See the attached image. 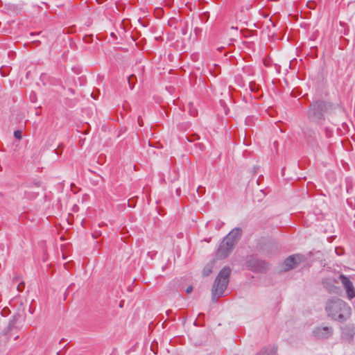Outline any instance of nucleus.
I'll use <instances>...</instances> for the list:
<instances>
[{
  "label": "nucleus",
  "mask_w": 355,
  "mask_h": 355,
  "mask_svg": "<svg viewBox=\"0 0 355 355\" xmlns=\"http://www.w3.org/2000/svg\"><path fill=\"white\" fill-rule=\"evenodd\" d=\"M214 265V261H212L209 263H208L204 268L202 270V275L203 276H208L212 272V270Z\"/></svg>",
  "instance_id": "1a4fd4ad"
},
{
  "label": "nucleus",
  "mask_w": 355,
  "mask_h": 355,
  "mask_svg": "<svg viewBox=\"0 0 355 355\" xmlns=\"http://www.w3.org/2000/svg\"><path fill=\"white\" fill-rule=\"evenodd\" d=\"M327 104L324 102H316L313 104L308 112L309 117L312 119H321L322 112L326 108Z\"/></svg>",
  "instance_id": "7ed1b4c3"
},
{
  "label": "nucleus",
  "mask_w": 355,
  "mask_h": 355,
  "mask_svg": "<svg viewBox=\"0 0 355 355\" xmlns=\"http://www.w3.org/2000/svg\"><path fill=\"white\" fill-rule=\"evenodd\" d=\"M324 310L329 318L338 322L347 320L352 314L350 306L337 297L328 299L324 305Z\"/></svg>",
  "instance_id": "f257e3e1"
},
{
  "label": "nucleus",
  "mask_w": 355,
  "mask_h": 355,
  "mask_svg": "<svg viewBox=\"0 0 355 355\" xmlns=\"http://www.w3.org/2000/svg\"><path fill=\"white\" fill-rule=\"evenodd\" d=\"M231 274L230 267H224L218 274L211 289V298L214 302L221 297L225 292Z\"/></svg>",
  "instance_id": "f03ea898"
},
{
  "label": "nucleus",
  "mask_w": 355,
  "mask_h": 355,
  "mask_svg": "<svg viewBox=\"0 0 355 355\" xmlns=\"http://www.w3.org/2000/svg\"><path fill=\"white\" fill-rule=\"evenodd\" d=\"M233 248L234 247L232 246V245H231L230 243H228L227 245V241L223 240L220 243L217 250V252L216 253V257L219 259H223L227 258L230 253L232 252Z\"/></svg>",
  "instance_id": "20e7f679"
},
{
  "label": "nucleus",
  "mask_w": 355,
  "mask_h": 355,
  "mask_svg": "<svg viewBox=\"0 0 355 355\" xmlns=\"http://www.w3.org/2000/svg\"><path fill=\"white\" fill-rule=\"evenodd\" d=\"M14 136L17 139H21L22 137V132L21 130H15L14 132Z\"/></svg>",
  "instance_id": "f8f14e48"
},
{
  "label": "nucleus",
  "mask_w": 355,
  "mask_h": 355,
  "mask_svg": "<svg viewBox=\"0 0 355 355\" xmlns=\"http://www.w3.org/2000/svg\"><path fill=\"white\" fill-rule=\"evenodd\" d=\"M241 235V230L240 228H235L232 230L223 239L227 241V244L230 243L234 247L239 241Z\"/></svg>",
  "instance_id": "6e6552de"
},
{
  "label": "nucleus",
  "mask_w": 355,
  "mask_h": 355,
  "mask_svg": "<svg viewBox=\"0 0 355 355\" xmlns=\"http://www.w3.org/2000/svg\"><path fill=\"white\" fill-rule=\"evenodd\" d=\"M339 279L346 291L347 298L349 300L353 299L355 297V289L352 282L344 275H340Z\"/></svg>",
  "instance_id": "39448f33"
},
{
  "label": "nucleus",
  "mask_w": 355,
  "mask_h": 355,
  "mask_svg": "<svg viewBox=\"0 0 355 355\" xmlns=\"http://www.w3.org/2000/svg\"><path fill=\"white\" fill-rule=\"evenodd\" d=\"M192 291H193V287H192V286H188V287L187 288V289H186V292H187V294L191 293L192 292Z\"/></svg>",
  "instance_id": "4468645a"
},
{
  "label": "nucleus",
  "mask_w": 355,
  "mask_h": 355,
  "mask_svg": "<svg viewBox=\"0 0 355 355\" xmlns=\"http://www.w3.org/2000/svg\"><path fill=\"white\" fill-rule=\"evenodd\" d=\"M187 28V27H186L184 30H183V34H186V29Z\"/></svg>",
  "instance_id": "dca6fc26"
},
{
  "label": "nucleus",
  "mask_w": 355,
  "mask_h": 355,
  "mask_svg": "<svg viewBox=\"0 0 355 355\" xmlns=\"http://www.w3.org/2000/svg\"><path fill=\"white\" fill-rule=\"evenodd\" d=\"M303 260L302 256L296 254L288 257L284 263V270L285 271L290 270L295 268Z\"/></svg>",
  "instance_id": "423d86ee"
},
{
  "label": "nucleus",
  "mask_w": 355,
  "mask_h": 355,
  "mask_svg": "<svg viewBox=\"0 0 355 355\" xmlns=\"http://www.w3.org/2000/svg\"><path fill=\"white\" fill-rule=\"evenodd\" d=\"M24 288V282H21L17 285V289L18 290V291L21 292V291H23Z\"/></svg>",
  "instance_id": "ddd939ff"
},
{
  "label": "nucleus",
  "mask_w": 355,
  "mask_h": 355,
  "mask_svg": "<svg viewBox=\"0 0 355 355\" xmlns=\"http://www.w3.org/2000/svg\"><path fill=\"white\" fill-rule=\"evenodd\" d=\"M333 333V329L330 327H320L313 331L314 336L319 339H325L329 338Z\"/></svg>",
  "instance_id": "0eeeda50"
},
{
  "label": "nucleus",
  "mask_w": 355,
  "mask_h": 355,
  "mask_svg": "<svg viewBox=\"0 0 355 355\" xmlns=\"http://www.w3.org/2000/svg\"><path fill=\"white\" fill-rule=\"evenodd\" d=\"M138 123H139V125H141V126L142 125L140 117H139V119H138Z\"/></svg>",
  "instance_id": "2eb2a0df"
},
{
  "label": "nucleus",
  "mask_w": 355,
  "mask_h": 355,
  "mask_svg": "<svg viewBox=\"0 0 355 355\" xmlns=\"http://www.w3.org/2000/svg\"><path fill=\"white\" fill-rule=\"evenodd\" d=\"M276 349H270L269 351L268 349L264 348L261 349L259 353L256 355H273L275 353Z\"/></svg>",
  "instance_id": "9d476101"
},
{
  "label": "nucleus",
  "mask_w": 355,
  "mask_h": 355,
  "mask_svg": "<svg viewBox=\"0 0 355 355\" xmlns=\"http://www.w3.org/2000/svg\"><path fill=\"white\" fill-rule=\"evenodd\" d=\"M18 318H19L18 315H15L13 317L12 320H10V322L9 323L8 329H10L11 328H12V327H14Z\"/></svg>",
  "instance_id": "9b49d317"
}]
</instances>
